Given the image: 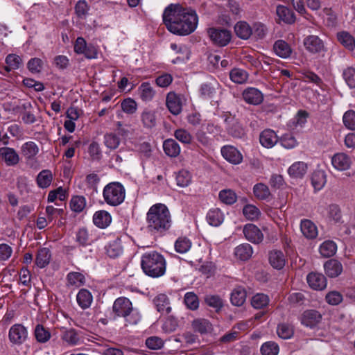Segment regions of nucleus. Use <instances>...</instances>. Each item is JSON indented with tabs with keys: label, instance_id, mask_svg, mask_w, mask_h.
<instances>
[{
	"label": "nucleus",
	"instance_id": "1",
	"mask_svg": "<svg viewBox=\"0 0 355 355\" xmlns=\"http://www.w3.org/2000/svg\"><path fill=\"white\" fill-rule=\"evenodd\" d=\"M163 22L172 33L188 35L197 28L198 17L196 10L180 4L171 3L164 10Z\"/></svg>",
	"mask_w": 355,
	"mask_h": 355
},
{
	"label": "nucleus",
	"instance_id": "2",
	"mask_svg": "<svg viewBox=\"0 0 355 355\" xmlns=\"http://www.w3.org/2000/svg\"><path fill=\"white\" fill-rule=\"evenodd\" d=\"M146 228L149 232L162 234L168 231L172 224L168 208L162 203L151 206L146 214Z\"/></svg>",
	"mask_w": 355,
	"mask_h": 355
},
{
	"label": "nucleus",
	"instance_id": "3",
	"mask_svg": "<svg viewBox=\"0 0 355 355\" xmlns=\"http://www.w3.org/2000/svg\"><path fill=\"white\" fill-rule=\"evenodd\" d=\"M112 313L114 318L123 319L125 327L137 324L141 320V315L137 308H135L131 301L125 297L116 298L112 305Z\"/></svg>",
	"mask_w": 355,
	"mask_h": 355
},
{
	"label": "nucleus",
	"instance_id": "4",
	"mask_svg": "<svg viewBox=\"0 0 355 355\" xmlns=\"http://www.w3.org/2000/svg\"><path fill=\"white\" fill-rule=\"evenodd\" d=\"M166 260L156 251L144 253L141 257V266L144 272L151 277L157 278L166 272Z\"/></svg>",
	"mask_w": 355,
	"mask_h": 355
},
{
	"label": "nucleus",
	"instance_id": "5",
	"mask_svg": "<svg viewBox=\"0 0 355 355\" xmlns=\"http://www.w3.org/2000/svg\"><path fill=\"white\" fill-rule=\"evenodd\" d=\"M105 202L110 206L121 205L125 198V189L119 182H112L105 186L103 191Z\"/></svg>",
	"mask_w": 355,
	"mask_h": 355
},
{
	"label": "nucleus",
	"instance_id": "6",
	"mask_svg": "<svg viewBox=\"0 0 355 355\" xmlns=\"http://www.w3.org/2000/svg\"><path fill=\"white\" fill-rule=\"evenodd\" d=\"M8 336L12 345L21 346L28 338V329L22 324L16 323L10 327Z\"/></svg>",
	"mask_w": 355,
	"mask_h": 355
},
{
	"label": "nucleus",
	"instance_id": "7",
	"mask_svg": "<svg viewBox=\"0 0 355 355\" xmlns=\"http://www.w3.org/2000/svg\"><path fill=\"white\" fill-rule=\"evenodd\" d=\"M207 33L212 42L218 46L227 45L232 38L231 32L225 28H210Z\"/></svg>",
	"mask_w": 355,
	"mask_h": 355
},
{
	"label": "nucleus",
	"instance_id": "8",
	"mask_svg": "<svg viewBox=\"0 0 355 355\" xmlns=\"http://www.w3.org/2000/svg\"><path fill=\"white\" fill-rule=\"evenodd\" d=\"M183 99V96L175 92H169L167 94L166 104L171 114L178 115L182 112Z\"/></svg>",
	"mask_w": 355,
	"mask_h": 355
},
{
	"label": "nucleus",
	"instance_id": "9",
	"mask_svg": "<svg viewBox=\"0 0 355 355\" xmlns=\"http://www.w3.org/2000/svg\"><path fill=\"white\" fill-rule=\"evenodd\" d=\"M322 320L321 313L313 309L304 311L301 315V323L309 328L316 327Z\"/></svg>",
	"mask_w": 355,
	"mask_h": 355
},
{
	"label": "nucleus",
	"instance_id": "10",
	"mask_svg": "<svg viewBox=\"0 0 355 355\" xmlns=\"http://www.w3.org/2000/svg\"><path fill=\"white\" fill-rule=\"evenodd\" d=\"M352 163L351 157L344 153H336L331 157L332 166L340 171L348 170L351 167Z\"/></svg>",
	"mask_w": 355,
	"mask_h": 355
},
{
	"label": "nucleus",
	"instance_id": "11",
	"mask_svg": "<svg viewBox=\"0 0 355 355\" xmlns=\"http://www.w3.org/2000/svg\"><path fill=\"white\" fill-rule=\"evenodd\" d=\"M305 49L311 53H318L324 49L323 42L316 35H309L304 39L303 42Z\"/></svg>",
	"mask_w": 355,
	"mask_h": 355
},
{
	"label": "nucleus",
	"instance_id": "12",
	"mask_svg": "<svg viewBox=\"0 0 355 355\" xmlns=\"http://www.w3.org/2000/svg\"><path fill=\"white\" fill-rule=\"evenodd\" d=\"M223 157L233 164H239L243 160V155L240 151L232 146H225L221 148Z\"/></svg>",
	"mask_w": 355,
	"mask_h": 355
},
{
	"label": "nucleus",
	"instance_id": "13",
	"mask_svg": "<svg viewBox=\"0 0 355 355\" xmlns=\"http://www.w3.org/2000/svg\"><path fill=\"white\" fill-rule=\"evenodd\" d=\"M306 280L309 286L316 291H322L327 287V279L321 273L311 272L307 277Z\"/></svg>",
	"mask_w": 355,
	"mask_h": 355
},
{
	"label": "nucleus",
	"instance_id": "14",
	"mask_svg": "<svg viewBox=\"0 0 355 355\" xmlns=\"http://www.w3.org/2000/svg\"><path fill=\"white\" fill-rule=\"evenodd\" d=\"M243 234L247 240L254 243H259L263 239L261 231L254 224L245 225L243 228Z\"/></svg>",
	"mask_w": 355,
	"mask_h": 355
},
{
	"label": "nucleus",
	"instance_id": "15",
	"mask_svg": "<svg viewBox=\"0 0 355 355\" xmlns=\"http://www.w3.org/2000/svg\"><path fill=\"white\" fill-rule=\"evenodd\" d=\"M153 304L158 312L162 314H168L172 308L169 297L164 293H159L153 299Z\"/></svg>",
	"mask_w": 355,
	"mask_h": 355
},
{
	"label": "nucleus",
	"instance_id": "16",
	"mask_svg": "<svg viewBox=\"0 0 355 355\" xmlns=\"http://www.w3.org/2000/svg\"><path fill=\"white\" fill-rule=\"evenodd\" d=\"M279 138L276 132L271 129L263 130L259 135V142L266 148H271L278 142Z\"/></svg>",
	"mask_w": 355,
	"mask_h": 355
},
{
	"label": "nucleus",
	"instance_id": "17",
	"mask_svg": "<svg viewBox=\"0 0 355 355\" xmlns=\"http://www.w3.org/2000/svg\"><path fill=\"white\" fill-rule=\"evenodd\" d=\"M242 95L245 101L249 104L259 105L263 101V95L261 92L254 87L245 89Z\"/></svg>",
	"mask_w": 355,
	"mask_h": 355
},
{
	"label": "nucleus",
	"instance_id": "18",
	"mask_svg": "<svg viewBox=\"0 0 355 355\" xmlns=\"http://www.w3.org/2000/svg\"><path fill=\"white\" fill-rule=\"evenodd\" d=\"M300 230L302 234L308 239H314L318 234L316 225L309 219L301 220Z\"/></svg>",
	"mask_w": 355,
	"mask_h": 355
},
{
	"label": "nucleus",
	"instance_id": "19",
	"mask_svg": "<svg viewBox=\"0 0 355 355\" xmlns=\"http://www.w3.org/2000/svg\"><path fill=\"white\" fill-rule=\"evenodd\" d=\"M269 262L272 268L280 270L286 264V257L282 251L273 250L269 252Z\"/></svg>",
	"mask_w": 355,
	"mask_h": 355
},
{
	"label": "nucleus",
	"instance_id": "20",
	"mask_svg": "<svg viewBox=\"0 0 355 355\" xmlns=\"http://www.w3.org/2000/svg\"><path fill=\"white\" fill-rule=\"evenodd\" d=\"M0 156L8 166L16 165L19 160L16 151L11 148L3 147L0 148Z\"/></svg>",
	"mask_w": 355,
	"mask_h": 355
},
{
	"label": "nucleus",
	"instance_id": "21",
	"mask_svg": "<svg viewBox=\"0 0 355 355\" xmlns=\"http://www.w3.org/2000/svg\"><path fill=\"white\" fill-rule=\"evenodd\" d=\"M276 13L279 19L288 24H292L295 21L296 17L295 13L288 8L279 5L276 8Z\"/></svg>",
	"mask_w": 355,
	"mask_h": 355
},
{
	"label": "nucleus",
	"instance_id": "22",
	"mask_svg": "<svg viewBox=\"0 0 355 355\" xmlns=\"http://www.w3.org/2000/svg\"><path fill=\"white\" fill-rule=\"evenodd\" d=\"M111 215L105 210L97 211L93 216L94 225L100 228L107 227L111 223Z\"/></svg>",
	"mask_w": 355,
	"mask_h": 355
},
{
	"label": "nucleus",
	"instance_id": "23",
	"mask_svg": "<svg viewBox=\"0 0 355 355\" xmlns=\"http://www.w3.org/2000/svg\"><path fill=\"white\" fill-rule=\"evenodd\" d=\"M324 270L327 276L334 278L338 277L343 271V266L336 259H330L324 265Z\"/></svg>",
	"mask_w": 355,
	"mask_h": 355
},
{
	"label": "nucleus",
	"instance_id": "24",
	"mask_svg": "<svg viewBox=\"0 0 355 355\" xmlns=\"http://www.w3.org/2000/svg\"><path fill=\"white\" fill-rule=\"evenodd\" d=\"M191 327L194 331L201 334L210 333L213 329L211 322L205 318H197L194 320L191 323Z\"/></svg>",
	"mask_w": 355,
	"mask_h": 355
},
{
	"label": "nucleus",
	"instance_id": "25",
	"mask_svg": "<svg viewBox=\"0 0 355 355\" xmlns=\"http://www.w3.org/2000/svg\"><path fill=\"white\" fill-rule=\"evenodd\" d=\"M273 50L277 55L282 58H287L292 53V49L284 40H277L273 45Z\"/></svg>",
	"mask_w": 355,
	"mask_h": 355
},
{
	"label": "nucleus",
	"instance_id": "26",
	"mask_svg": "<svg viewBox=\"0 0 355 355\" xmlns=\"http://www.w3.org/2000/svg\"><path fill=\"white\" fill-rule=\"evenodd\" d=\"M234 31L236 36L242 40H248L253 33L252 28L244 21H240L235 24Z\"/></svg>",
	"mask_w": 355,
	"mask_h": 355
},
{
	"label": "nucleus",
	"instance_id": "27",
	"mask_svg": "<svg viewBox=\"0 0 355 355\" xmlns=\"http://www.w3.org/2000/svg\"><path fill=\"white\" fill-rule=\"evenodd\" d=\"M105 251L107 256L110 258H116L120 256L123 252V248L121 246V242L120 239L116 238L114 240L110 241L105 246Z\"/></svg>",
	"mask_w": 355,
	"mask_h": 355
},
{
	"label": "nucleus",
	"instance_id": "28",
	"mask_svg": "<svg viewBox=\"0 0 355 355\" xmlns=\"http://www.w3.org/2000/svg\"><path fill=\"white\" fill-rule=\"evenodd\" d=\"M247 293L244 288L241 286L236 287L231 293V302L236 306H242L245 302Z\"/></svg>",
	"mask_w": 355,
	"mask_h": 355
},
{
	"label": "nucleus",
	"instance_id": "29",
	"mask_svg": "<svg viewBox=\"0 0 355 355\" xmlns=\"http://www.w3.org/2000/svg\"><path fill=\"white\" fill-rule=\"evenodd\" d=\"M78 304L83 309L89 308L93 301L92 293L87 289H80L76 295Z\"/></svg>",
	"mask_w": 355,
	"mask_h": 355
},
{
	"label": "nucleus",
	"instance_id": "30",
	"mask_svg": "<svg viewBox=\"0 0 355 355\" xmlns=\"http://www.w3.org/2000/svg\"><path fill=\"white\" fill-rule=\"evenodd\" d=\"M62 340L71 346L77 345L80 343V339L74 329H64L61 335Z\"/></svg>",
	"mask_w": 355,
	"mask_h": 355
},
{
	"label": "nucleus",
	"instance_id": "31",
	"mask_svg": "<svg viewBox=\"0 0 355 355\" xmlns=\"http://www.w3.org/2000/svg\"><path fill=\"white\" fill-rule=\"evenodd\" d=\"M206 218L210 225L218 227L223 222L224 215L219 209L215 208L208 211Z\"/></svg>",
	"mask_w": 355,
	"mask_h": 355
},
{
	"label": "nucleus",
	"instance_id": "32",
	"mask_svg": "<svg viewBox=\"0 0 355 355\" xmlns=\"http://www.w3.org/2000/svg\"><path fill=\"white\" fill-rule=\"evenodd\" d=\"M34 335L36 340L40 343H47L51 337L49 329L40 324L35 326Z\"/></svg>",
	"mask_w": 355,
	"mask_h": 355
},
{
	"label": "nucleus",
	"instance_id": "33",
	"mask_svg": "<svg viewBox=\"0 0 355 355\" xmlns=\"http://www.w3.org/2000/svg\"><path fill=\"white\" fill-rule=\"evenodd\" d=\"M53 180V174L50 170L44 169L40 171L36 178L37 186L42 189L49 187Z\"/></svg>",
	"mask_w": 355,
	"mask_h": 355
},
{
	"label": "nucleus",
	"instance_id": "34",
	"mask_svg": "<svg viewBox=\"0 0 355 355\" xmlns=\"http://www.w3.org/2000/svg\"><path fill=\"white\" fill-rule=\"evenodd\" d=\"M51 257V254L49 249L46 248H41L37 251L35 263L39 268H43L49 263Z\"/></svg>",
	"mask_w": 355,
	"mask_h": 355
},
{
	"label": "nucleus",
	"instance_id": "35",
	"mask_svg": "<svg viewBox=\"0 0 355 355\" xmlns=\"http://www.w3.org/2000/svg\"><path fill=\"white\" fill-rule=\"evenodd\" d=\"M163 148L165 153L171 157H175L180 153L179 144L173 139L165 140L163 144Z\"/></svg>",
	"mask_w": 355,
	"mask_h": 355
},
{
	"label": "nucleus",
	"instance_id": "36",
	"mask_svg": "<svg viewBox=\"0 0 355 355\" xmlns=\"http://www.w3.org/2000/svg\"><path fill=\"white\" fill-rule=\"evenodd\" d=\"M319 251L322 257L327 258L331 257L336 254L337 245L333 241H325L320 245Z\"/></svg>",
	"mask_w": 355,
	"mask_h": 355
},
{
	"label": "nucleus",
	"instance_id": "37",
	"mask_svg": "<svg viewBox=\"0 0 355 355\" xmlns=\"http://www.w3.org/2000/svg\"><path fill=\"white\" fill-rule=\"evenodd\" d=\"M252 248L248 243L241 244L234 250L235 256L242 261L249 259L252 257Z\"/></svg>",
	"mask_w": 355,
	"mask_h": 355
},
{
	"label": "nucleus",
	"instance_id": "38",
	"mask_svg": "<svg viewBox=\"0 0 355 355\" xmlns=\"http://www.w3.org/2000/svg\"><path fill=\"white\" fill-rule=\"evenodd\" d=\"M337 39L345 48L353 51L355 48L354 37L347 31H341L337 33Z\"/></svg>",
	"mask_w": 355,
	"mask_h": 355
},
{
	"label": "nucleus",
	"instance_id": "39",
	"mask_svg": "<svg viewBox=\"0 0 355 355\" xmlns=\"http://www.w3.org/2000/svg\"><path fill=\"white\" fill-rule=\"evenodd\" d=\"M67 286L78 288L84 285L85 282V276L78 272H71L67 276Z\"/></svg>",
	"mask_w": 355,
	"mask_h": 355
},
{
	"label": "nucleus",
	"instance_id": "40",
	"mask_svg": "<svg viewBox=\"0 0 355 355\" xmlns=\"http://www.w3.org/2000/svg\"><path fill=\"white\" fill-rule=\"evenodd\" d=\"M143 125L146 128H152L156 125L157 118L155 112L152 110H144L141 114Z\"/></svg>",
	"mask_w": 355,
	"mask_h": 355
},
{
	"label": "nucleus",
	"instance_id": "41",
	"mask_svg": "<svg viewBox=\"0 0 355 355\" xmlns=\"http://www.w3.org/2000/svg\"><path fill=\"white\" fill-rule=\"evenodd\" d=\"M230 78L236 84H244L248 79V73L243 69L234 68L230 71Z\"/></svg>",
	"mask_w": 355,
	"mask_h": 355
},
{
	"label": "nucleus",
	"instance_id": "42",
	"mask_svg": "<svg viewBox=\"0 0 355 355\" xmlns=\"http://www.w3.org/2000/svg\"><path fill=\"white\" fill-rule=\"evenodd\" d=\"M307 166L303 162L293 164L288 168V173L294 178H302L306 173Z\"/></svg>",
	"mask_w": 355,
	"mask_h": 355
},
{
	"label": "nucleus",
	"instance_id": "43",
	"mask_svg": "<svg viewBox=\"0 0 355 355\" xmlns=\"http://www.w3.org/2000/svg\"><path fill=\"white\" fill-rule=\"evenodd\" d=\"M139 92L140 98L142 101L148 102L150 101L154 96L155 91L149 83H143L139 87Z\"/></svg>",
	"mask_w": 355,
	"mask_h": 355
},
{
	"label": "nucleus",
	"instance_id": "44",
	"mask_svg": "<svg viewBox=\"0 0 355 355\" xmlns=\"http://www.w3.org/2000/svg\"><path fill=\"white\" fill-rule=\"evenodd\" d=\"M311 183L315 190H320L326 183V175L323 171H315L311 177Z\"/></svg>",
	"mask_w": 355,
	"mask_h": 355
},
{
	"label": "nucleus",
	"instance_id": "45",
	"mask_svg": "<svg viewBox=\"0 0 355 355\" xmlns=\"http://www.w3.org/2000/svg\"><path fill=\"white\" fill-rule=\"evenodd\" d=\"M254 196L259 200H266L270 196L268 187L263 183H257L253 187Z\"/></svg>",
	"mask_w": 355,
	"mask_h": 355
},
{
	"label": "nucleus",
	"instance_id": "46",
	"mask_svg": "<svg viewBox=\"0 0 355 355\" xmlns=\"http://www.w3.org/2000/svg\"><path fill=\"white\" fill-rule=\"evenodd\" d=\"M218 197L220 201L226 205H233L237 200L236 193L230 189L221 190L219 192Z\"/></svg>",
	"mask_w": 355,
	"mask_h": 355
},
{
	"label": "nucleus",
	"instance_id": "47",
	"mask_svg": "<svg viewBox=\"0 0 355 355\" xmlns=\"http://www.w3.org/2000/svg\"><path fill=\"white\" fill-rule=\"evenodd\" d=\"M121 143L120 138L116 133L110 132L104 135V144L110 150L116 149Z\"/></svg>",
	"mask_w": 355,
	"mask_h": 355
},
{
	"label": "nucleus",
	"instance_id": "48",
	"mask_svg": "<svg viewBox=\"0 0 355 355\" xmlns=\"http://www.w3.org/2000/svg\"><path fill=\"white\" fill-rule=\"evenodd\" d=\"M85 206L86 200L85 198L82 196H76L71 199L70 207L74 212L80 213L84 210Z\"/></svg>",
	"mask_w": 355,
	"mask_h": 355
},
{
	"label": "nucleus",
	"instance_id": "49",
	"mask_svg": "<svg viewBox=\"0 0 355 355\" xmlns=\"http://www.w3.org/2000/svg\"><path fill=\"white\" fill-rule=\"evenodd\" d=\"M21 151L26 158L31 159L38 153L39 148L33 141H28L22 145Z\"/></svg>",
	"mask_w": 355,
	"mask_h": 355
},
{
	"label": "nucleus",
	"instance_id": "50",
	"mask_svg": "<svg viewBox=\"0 0 355 355\" xmlns=\"http://www.w3.org/2000/svg\"><path fill=\"white\" fill-rule=\"evenodd\" d=\"M269 303L268 296L263 293H257L251 300L252 306L257 309H263Z\"/></svg>",
	"mask_w": 355,
	"mask_h": 355
},
{
	"label": "nucleus",
	"instance_id": "51",
	"mask_svg": "<svg viewBox=\"0 0 355 355\" xmlns=\"http://www.w3.org/2000/svg\"><path fill=\"white\" fill-rule=\"evenodd\" d=\"M277 333L281 338L289 339L293 336L294 330L291 324L282 323L277 326Z\"/></svg>",
	"mask_w": 355,
	"mask_h": 355
},
{
	"label": "nucleus",
	"instance_id": "52",
	"mask_svg": "<svg viewBox=\"0 0 355 355\" xmlns=\"http://www.w3.org/2000/svg\"><path fill=\"white\" fill-rule=\"evenodd\" d=\"M191 247V242L186 237H179L175 243V251L180 254L187 252Z\"/></svg>",
	"mask_w": 355,
	"mask_h": 355
},
{
	"label": "nucleus",
	"instance_id": "53",
	"mask_svg": "<svg viewBox=\"0 0 355 355\" xmlns=\"http://www.w3.org/2000/svg\"><path fill=\"white\" fill-rule=\"evenodd\" d=\"M184 302L187 307L190 310H196L199 307L198 296L193 292H188L184 295Z\"/></svg>",
	"mask_w": 355,
	"mask_h": 355
},
{
	"label": "nucleus",
	"instance_id": "54",
	"mask_svg": "<svg viewBox=\"0 0 355 355\" xmlns=\"http://www.w3.org/2000/svg\"><path fill=\"white\" fill-rule=\"evenodd\" d=\"M174 137L183 144H190L193 139V137L191 133L184 128L177 129L174 132Z\"/></svg>",
	"mask_w": 355,
	"mask_h": 355
},
{
	"label": "nucleus",
	"instance_id": "55",
	"mask_svg": "<svg viewBox=\"0 0 355 355\" xmlns=\"http://www.w3.org/2000/svg\"><path fill=\"white\" fill-rule=\"evenodd\" d=\"M216 84L212 85L211 83H204L200 86V96L205 99H209L214 96L216 92Z\"/></svg>",
	"mask_w": 355,
	"mask_h": 355
},
{
	"label": "nucleus",
	"instance_id": "56",
	"mask_svg": "<svg viewBox=\"0 0 355 355\" xmlns=\"http://www.w3.org/2000/svg\"><path fill=\"white\" fill-rule=\"evenodd\" d=\"M227 132L229 135L234 138H242L245 135V129L238 121H234L229 127Z\"/></svg>",
	"mask_w": 355,
	"mask_h": 355
},
{
	"label": "nucleus",
	"instance_id": "57",
	"mask_svg": "<svg viewBox=\"0 0 355 355\" xmlns=\"http://www.w3.org/2000/svg\"><path fill=\"white\" fill-rule=\"evenodd\" d=\"M21 59L19 56L15 54H9L6 58L7 66L5 67L7 71L17 69L21 64Z\"/></svg>",
	"mask_w": 355,
	"mask_h": 355
},
{
	"label": "nucleus",
	"instance_id": "58",
	"mask_svg": "<svg viewBox=\"0 0 355 355\" xmlns=\"http://www.w3.org/2000/svg\"><path fill=\"white\" fill-rule=\"evenodd\" d=\"M177 184L181 187H186L191 182V175L187 170H181L176 175Z\"/></svg>",
	"mask_w": 355,
	"mask_h": 355
},
{
	"label": "nucleus",
	"instance_id": "59",
	"mask_svg": "<svg viewBox=\"0 0 355 355\" xmlns=\"http://www.w3.org/2000/svg\"><path fill=\"white\" fill-rule=\"evenodd\" d=\"M279 351V346L275 342H266L261 347L262 355H277Z\"/></svg>",
	"mask_w": 355,
	"mask_h": 355
},
{
	"label": "nucleus",
	"instance_id": "60",
	"mask_svg": "<svg viewBox=\"0 0 355 355\" xmlns=\"http://www.w3.org/2000/svg\"><path fill=\"white\" fill-rule=\"evenodd\" d=\"M243 214L248 220H254L259 218L260 211L254 205H247L243 209Z\"/></svg>",
	"mask_w": 355,
	"mask_h": 355
},
{
	"label": "nucleus",
	"instance_id": "61",
	"mask_svg": "<svg viewBox=\"0 0 355 355\" xmlns=\"http://www.w3.org/2000/svg\"><path fill=\"white\" fill-rule=\"evenodd\" d=\"M343 78L350 88H355V69L347 67L343 72Z\"/></svg>",
	"mask_w": 355,
	"mask_h": 355
},
{
	"label": "nucleus",
	"instance_id": "62",
	"mask_svg": "<svg viewBox=\"0 0 355 355\" xmlns=\"http://www.w3.org/2000/svg\"><path fill=\"white\" fill-rule=\"evenodd\" d=\"M205 302L211 307L220 309L223 305L221 298L218 295H207L205 297Z\"/></svg>",
	"mask_w": 355,
	"mask_h": 355
},
{
	"label": "nucleus",
	"instance_id": "63",
	"mask_svg": "<svg viewBox=\"0 0 355 355\" xmlns=\"http://www.w3.org/2000/svg\"><path fill=\"white\" fill-rule=\"evenodd\" d=\"M344 125L349 130H355V112L354 110L347 111L343 117Z\"/></svg>",
	"mask_w": 355,
	"mask_h": 355
},
{
	"label": "nucleus",
	"instance_id": "64",
	"mask_svg": "<svg viewBox=\"0 0 355 355\" xmlns=\"http://www.w3.org/2000/svg\"><path fill=\"white\" fill-rule=\"evenodd\" d=\"M327 302L330 305H338L343 301V295L338 291H330L325 297Z\"/></svg>",
	"mask_w": 355,
	"mask_h": 355
}]
</instances>
